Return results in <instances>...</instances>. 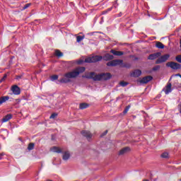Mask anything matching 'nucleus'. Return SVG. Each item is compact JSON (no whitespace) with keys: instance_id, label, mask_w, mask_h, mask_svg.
Wrapping results in <instances>:
<instances>
[{"instance_id":"cd10ccee","label":"nucleus","mask_w":181,"mask_h":181,"mask_svg":"<svg viewBox=\"0 0 181 181\" xmlns=\"http://www.w3.org/2000/svg\"><path fill=\"white\" fill-rule=\"evenodd\" d=\"M160 65H156V66H155L154 67L152 68V71H156L160 70Z\"/></svg>"},{"instance_id":"a19ab883","label":"nucleus","mask_w":181,"mask_h":181,"mask_svg":"<svg viewBox=\"0 0 181 181\" xmlns=\"http://www.w3.org/2000/svg\"><path fill=\"white\" fill-rule=\"evenodd\" d=\"M122 16V13H120L119 14V17H121Z\"/></svg>"},{"instance_id":"5701e85b","label":"nucleus","mask_w":181,"mask_h":181,"mask_svg":"<svg viewBox=\"0 0 181 181\" xmlns=\"http://www.w3.org/2000/svg\"><path fill=\"white\" fill-rule=\"evenodd\" d=\"M156 47L158 49H164V45L160 42H157L156 44Z\"/></svg>"},{"instance_id":"39448f33","label":"nucleus","mask_w":181,"mask_h":181,"mask_svg":"<svg viewBox=\"0 0 181 181\" xmlns=\"http://www.w3.org/2000/svg\"><path fill=\"white\" fill-rule=\"evenodd\" d=\"M166 66L173 69V70H179L181 69V65L174 62H168Z\"/></svg>"},{"instance_id":"423d86ee","label":"nucleus","mask_w":181,"mask_h":181,"mask_svg":"<svg viewBox=\"0 0 181 181\" xmlns=\"http://www.w3.org/2000/svg\"><path fill=\"white\" fill-rule=\"evenodd\" d=\"M169 58H170V54H165V55L160 57V58H158L156 61V64H161V63L166 62L168 60Z\"/></svg>"},{"instance_id":"58836bf2","label":"nucleus","mask_w":181,"mask_h":181,"mask_svg":"<svg viewBox=\"0 0 181 181\" xmlns=\"http://www.w3.org/2000/svg\"><path fill=\"white\" fill-rule=\"evenodd\" d=\"M175 76H180L181 78V75L180 74H175Z\"/></svg>"},{"instance_id":"aec40b11","label":"nucleus","mask_w":181,"mask_h":181,"mask_svg":"<svg viewBox=\"0 0 181 181\" xmlns=\"http://www.w3.org/2000/svg\"><path fill=\"white\" fill-rule=\"evenodd\" d=\"M69 158H70V153L69 151H66L64 153V156H62V159L64 160H69Z\"/></svg>"},{"instance_id":"37998d69","label":"nucleus","mask_w":181,"mask_h":181,"mask_svg":"<svg viewBox=\"0 0 181 181\" xmlns=\"http://www.w3.org/2000/svg\"><path fill=\"white\" fill-rule=\"evenodd\" d=\"M4 156V154H1V153H0V156Z\"/></svg>"},{"instance_id":"c756f323","label":"nucleus","mask_w":181,"mask_h":181,"mask_svg":"<svg viewBox=\"0 0 181 181\" xmlns=\"http://www.w3.org/2000/svg\"><path fill=\"white\" fill-rule=\"evenodd\" d=\"M161 157L163 158H168V153H167V152L163 153V154H161Z\"/></svg>"},{"instance_id":"b1692460","label":"nucleus","mask_w":181,"mask_h":181,"mask_svg":"<svg viewBox=\"0 0 181 181\" xmlns=\"http://www.w3.org/2000/svg\"><path fill=\"white\" fill-rule=\"evenodd\" d=\"M119 86H120L121 87H126L127 86L129 85V83H128V82H126V81H122L119 82Z\"/></svg>"},{"instance_id":"f704fd0d","label":"nucleus","mask_w":181,"mask_h":181,"mask_svg":"<svg viewBox=\"0 0 181 181\" xmlns=\"http://www.w3.org/2000/svg\"><path fill=\"white\" fill-rule=\"evenodd\" d=\"M7 76H8V75H7V74H5V75L2 77L1 81V82H2V81H4Z\"/></svg>"},{"instance_id":"9d476101","label":"nucleus","mask_w":181,"mask_h":181,"mask_svg":"<svg viewBox=\"0 0 181 181\" xmlns=\"http://www.w3.org/2000/svg\"><path fill=\"white\" fill-rule=\"evenodd\" d=\"M141 75V71L136 69L133 72L130 73V76L137 78Z\"/></svg>"},{"instance_id":"a211bd4d","label":"nucleus","mask_w":181,"mask_h":181,"mask_svg":"<svg viewBox=\"0 0 181 181\" xmlns=\"http://www.w3.org/2000/svg\"><path fill=\"white\" fill-rule=\"evenodd\" d=\"M10 99L9 96H2L0 98V105L5 103Z\"/></svg>"},{"instance_id":"72a5a7b5","label":"nucleus","mask_w":181,"mask_h":181,"mask_svg":"<svg viewBox=\"0 0 181 181\" xmlns=\"http://www.w3.org/2000/svg\"><path fill=\"white\" fill-rule=\"evenodd\" d=\"M107 130H106L105 132H104V133H103L102 134H100V137H103L105 136H106L107 134Z\"/></svg>"},{"instance_id":"f8f14e48","label":"nucleus","mask_w":181,"mask_h":181,"mask_svg":"<svg viewBox=\"0 0 181 181\" xmlns=\"http://www.w3.org/2000/svg\"><path fill=\"white\" fill-rule=\"evenodd\" d=\"M11 90L13 93L16 95H19L21 94L20 88L17 86H12Z\"/></svg>"},{"instance_id":"20e7f679","label":"nucleus","mask_w":181,"mask_h":181,"mask_svg":"<svg viewBox=\"0 0 181 181\" xmlns=\"http://www.w3.org/2000/svg\"><path fill=\"white\" fill-rule=\"evenodd\" d=\"M102 59H103L102 56L96 55V56H93V57L85 59L84 62L85 63H96V62H100Z\"/></svg>"},{"instance_id":"dca6fc26","label":"nucleus","mask_w":181,"mask_h":181,"mask_svg":"<svg viewBox=\"0 0 181 181\" xmlns=\"http://www.w3.org/2000/svg\"><path fill=\"white\" fill-rule=\"evenodd\" d=\"M110 52L114 55V56H123L124 52L122 51H115L114 49H112Z\"/></svg>"},{"instance_id":"7c9ffc66","label":"nucleus","mask_w":181,"mask_h":181,"mask_svg":"<svg viewBox=\"0 0 181 181\" xmlns=\"http://www.w3.org/2000/svg\"><path fill=\"white\" fill-rule=\"evenodd\" d=\"M31 6V4H25L24 5V6L23 7V10H25L27 9L28 8L30 7Z\"/></svg>"},{"instance_id":"7ed1b4c3","label":"nucleus","mask_w":181,"mask_h":181,"mask_svg":"<svg viewBox=\"0 0 181 181\" xmlns=\"http://www.w3.org/2000/svg\"><path fill=\"white\" fill-rule=\"evenodd\" d=\"M82 77L86 78L88 79H93L94 81H102L101 74H96L95 72H90L86 74V75L83 76Z\"/></svg>"},{"instance_id":"1a4fd4ad","label":"nucleus","mask_w":181,"mask_h":181,"mask_svg":"<svg viewBox=\"0 0 181 181\" xmlns=\"http://www.w3.org/2000/svg\"><path fill=\"white\" fill-rule=\"evenodd\" d=\"M153 80V76H147L144 77L141 81V83H147Z\"/></svg>"},{"instance_id":"c85d7f7f","label":"nucleus","mask_w":181,"mask_h":181,"mask_svg":"<svg viewBox=\"0 0 181 181\" xmlns=\"http://www.w3.org/2000/svg\"><path fill=\"white\" fill-rule=\"evenodd\" d=\"M175 61H177L178 63H181V55H177L175 57Z\"/></svg>"},{"instance_id":"393cba45","label":"nucleus","mask_w":181,"mask_h":181,"mask_svg":"<svg viewBox=\"0 0 181 181\" xmlns=\"http://www.w3.org/2000/svg\"><path fill=\"white\" fill-rule=\"evenodd\" d=\"M35 148V144L34 143H30L28 144V151H33Z\"/></svg>"},{"instance_id":"f3484780","label":"nucleus","mask_w":181,"mask_h":181,"mask_svg":"<svg viewBox=\"0 0 181 181\" xmlns=\"http://www.w3.org/2000/svg\"><path fill=\"white\" fill-rule=\"evenodd\" d=\"M103 59L106 62L110 61V60H112L114 59V56L111 55L110 54H106L104 57H103Z\"/></svg>"},{"instance_id":"2eb2a0df","label":"nucleus","mask_w":181,"mask_h":181,"mask_svg":"<svg viewBox=\"0 0 181 181\" xmlns=\"http://www.w3.org/2000/svg\"><path fill=\"white\" fill-rule=\"evenodd\" d=\"M11 118H12V115L8 114L7 115H6L4 117L2 118L1 122L2 123L8 122Z\"/></svg>"},{"instance_id":"2f4dec72","label":"nucleus","mask_w":181,"mask_h":181,"mask_svg":"<svg viewBox=\"0 0 181 181\" xmlns=\"http://www.w3.org/2000/svg\"><path fill=\"white\" fill-rule=\"evenodd\" d=\"M131 106L129 105V106H127L124 111H123V113L126 114L128 112L129 110L130 109Z\"/></svg>"},{"instance_id":"49530a36","label":"nucleus","mask_w":181,"mask_h":181,"mask_svg":"<svg viewBox=\"0 0 181 181\" xmlns=\"http://www.w3.org/2000/svg\"><path fill=\"white\" fill-rule=\"evenodd\" d=\"M48 181H52V180H48Z\"/></svg>"},{"instance_id":"f257e3e1","label":"nucleus","mask_w":181,"mask_h":181,"mask_svg":"<svg viewBox=\"0 0 181 181\" xmlns=\"http://www.w3.org/2000/svg\"><path fill=\"white\" fill-rule=\"evenodd\" d=\"M86 68L83 66L77 67L71 72H67L64 75V78L59 80V83H66L71 82V78H76L80 74L84 73Z\"/></svg>"},{"instance_id":"de8ad7c7","label":"nucleus","mask_w":181,"mask_h":181,"mask_svg":"<svg viewBox=\"0 0 181 181\" xmlns=\"http://www.w3.org/2000/svg\"><path fill=\"white\" fill-rule=\"evenodd\" d=\"M180 42H181V41H180Z\"/></svg>"},{"instance_id":"a18cd8bd","label":"nucleus","mask_w":181,"mask_h":181,"mask_svg":"<svg viewBox=\"0 0 181 181\" xmlns=\"http://www.w3.org/2000/svg\"><path fill=\"white\" fill-rule=\"evenodd\" d=\"M0 160H1V158H0Z\"/></svg>"},{"instance_id":"bb28decb","label":"nucleus","mask_w":181,"mask_h":181,"mask_svg":"<svg viewBox=\"0 0 181 181\" xmlns=\"http://www.w3.org/2000/svg\"><path fill=\"white\" fill-rule=\"evenodd\" d=\"M58 78H59V76L57 75H53L51 76L50 78H51L52 81H54L57 80Z\"/></svg>"},{"instance_id":"ea45409f","label":"nucleus","mask_w":181,"mask_h":181,"mask_svg":"<svg viewBox=\"0 0 181 181\" xmlns=\"http://www.w3.org/2000/svg\"><path fill=\"white\" fill-rule=\"evenodd\" d=\"M180 113L181 114V105H180Z\"/></svg>"},{"instance_id":"4be33fe9","label":"nucleus","mask_w":181,"mask_h":181,"mask_svg":"<svg viewBox=\"0 0 181 181\" xmlns=\"http://www.w3.org/2000/svg\"><path fill=\"white\" fill-rule=\"evenodd\" d=\"M54 55L58 57H63V52H62L60 50L57 49L54 52Z\"/></svg>"},{"instance_id":"4c0bfd02","label":"nucleus","mask_w":181,"mask_h":181,"mask_svg":"<svg viewBox=\"0 0 181 181\" xmlns=\"http://www.w3.org/2000/svg\"><path fill=\"white\" fill-rule=\"evenodd\" d=\"M107 13V11H103V15H105V14H106Z\"/></svg>"},{"instance_id":"4468645a","label":"nucleus","mask_w":181,"mask_h":181,"mask_svg":"<svg viewBox=\"0 0 181 181\" xmlns=\"http://www.w3.org/2000/svg\"><path fill=\"white\" fill-rule=\"evenodd\" d=\"M171 83H168L167 86H165V89H163L165 95H168L170 93H171L172 89H171Z\"/></svg>"},{"instance_id":"0eeeda50","label":"nucleus","mask_w":181,"mask_h":181,"mask_svg":"<svg viewBox=\"0 0 181 181\" xmlns=\"http://www.w3.org/2000/svg\"><path fill=\"white\" fill-rule=\"evenodd\" d=\"M81 134L83 137L86 138L88 141L92 139L93 134L92 133H90V132L83 130L81 132Z\"/></svg>"},{"instance_id":"c03bdc74","label":"nucleus","mask_w":181,"mask_h":181,"mask_svg":"<svg viewBox=\"0 0 181 181\" xmlns=\"http://www.w3.org/2000/svg\"><path fill=\"white\" fill-rule=\"evenodd\" d=\"M143 181H148V180H143Z\"/></svg>"},{"instance_id":"a878e982","label":"nucleus","mask_w":181,"mask_h":181,"mask_svg":"<svg viewBox=\"0 0 181 181\" xmlns=\"http://www.w3.org/2000/svg\"><path fill=\"white\" fill-rule=\"evenodd\" d=\"M84 38H85V36H81V35L77 36L76 37V42H80L83 41L84 40Z\"/></svg>"},{"instance_id":"412c9836","label":"nucleus","mask_w":181,"mask_h":181,"mask_svg":"<svg viewBox=\"0 0 181 181\" xmlns=\"http://www.w3.org/2000/svg\"><path fill=\"white\" fill-rule=\"evenodd\" d=\"M51 151H52L54 153H61L62 152V151L61 150L60 148L56 147V146L52 147L51 148Z\"/></svg>"},{"instance_id":"473e14b6","label":"nucleus","mask_w":181,"mask_h":181,"mask_svg":"<svg viewBox=\"0 0 181 181\" xmlns=\"http://www.w3.org/2000/svg\"><path fill=\"white\" fill-rule=\"evenodd\" d=\"M57 113H52L50 116V119H54L56 117H57Z\"/></svg>"},{"instance_id":"ddd939ff","label":"nucleus","mask_w":181,"mask_h":181,"mask_svg":"<svg viewBox=\"0 0 181 181\" xmlns=\"http://www.w3.org/2000/svg\"><path fill=\"white\" fill-rule=\"evenodd\" d=\"M131 151L130 148L129 147H124V148H122L119 153V156H123L127 153H129V151Z\"/></svg>"},{"instance_id":"9b49d317","label":"nucleus","mask_w":181,"mask_h":181,"mask_svg":"<svg viewBox=\"0 0 181 181\" xmlns=\"http://www.w3.org/2000/svg\"><path fill=\"white\" fill-rule=\"evenodd\" d=\"M100 76L102 78V81H107L111 78L110 73H102L100 74Z\"/></svg>"},{"instance_id":"6ab92c4d","label":"nucleus","mask_w":181,"mask_h":181,"mask_svg":"<svg viewBox=\"0 0 181 181\" xmlns=\"http://www.w3.org/2000/svg\"><path fill=\"white\" fill-rule=\"evenodd\" d=\"M88 107H89V105L86 103H83L79 105L80 110H85V109H87Z\"/></svg>"},{"instance_id":"79ce46f5","label":"nucleus","mask_w":181,"mask_h":181,"mask_svg":"<svg viewBox=\"0 0 181 181\" xmlns=\"http://www.w3.org/2000/svg\"><path fill=\"white\" fill-rule=\"evenodd\" d=\"M19 78H21V76L17 77V79H19Z\"/></svg>"},{"instance_id":"c9c22d12","label":"nucleus","mask_w":181,"mask_h":181,"mask_svg":"<svg viewBox=\"0 0 181 181\" xmlns=\"http://www.w3.org/2000/svg\"><path fill=\"white\" fill-rule=\"evenodd\" d=\"M112 8V7L110 8H107L106 11H107V12H110V11H111Z\"/></svg>"},{"instance_id":"e433bc0d","label":"nucleus","mask_w":181,"mask_h":181,"mask_svg":"<svg viewBox=\"0 0 181 181\" xmlns=\"http://www.w3.org/2000/svg\"><path fill=\"white\" fill-rule=\"evenodd\" d=\"M82 63H83V61H79V62H78V64H81Z\"/></svg>"},{"instance_id":"6e6552de","label":"nucleus","mask_w":181,"mask_h":181,"mask_svg":"<svg viewBox=\"0 0 181 181\" xmlns=\"http://www.w3.org/2000/svg\"><path fill=\"white\" fill-rule=\"evenodd\" d=\"M161 56V53L160 52H156V53H153V54H151L148 59L149 60H155L156 59H157L158 57H160Z\"/></svg>"},{"instance_id":"f03ea898","label":"nucleus","mask_w":181,"mask_h":181,"mask_svg":"<svg viewBox=\"0 0 181 181\" xmlns=\"http://www.w3.org/2000/svg\"><path fill=\"white\" fill-rule=\"evenodd\" d=\"M107 66H117L120 65L121 68L130 69L132 65L129 63L123 64L122 59H114L106 64Z\"/></svg>"}]
</instances>
